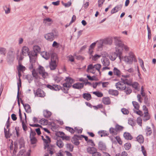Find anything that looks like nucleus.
<instances>
[{"mask_svg":"<svg viewBox=\"0 0 156 156\" xmlns=\"http://www.w3.org/2000/svg\"><path fill=\"white\" fill-rule=\"evenodd\" d=\"M25 69V67L21 64H19V66L18 69V71H24Z\"/></svg>","mask_w":156,"mask_h":156,"instance_id":"a18cd8bd","label":"nucleus"},{"mask_svg":"<svg viewBox=\"0 0 156 156\" xmlns=\"http://www.w3.org/2000/svg\"><path fill=\"white\" fill-rule=\"evenodd\" d=\"M109 131L110 133L113 136L116 135L117 134L118 132L116 129L115 128H113L111 127L109 129Z\"/></svg>","mask_w":156,"mask_h":156,"instance_id":"f3484780","label":"nucleus"},{"mask_svg":"<svg viewBox=\"0 0 156 156\" xmlns=\"http://www.w3.org/2000/svg\"><path fill=\"white\" fill-rule=\"evenodd\" d=\"M65 129L72 134H73L74 133L75 130L72 127L66 126L65 127Z\"/></svg>","mask_w":156,"mask_h":156,"instance_id":"4c0bfd02","label":"nucleus"},{"mask_svg":"<svg viewBox=\"0 0 156 156\" xmlns=\"http://www.w3.org/2000/svg\"><path fill=\"white\" fill-rule=\"evenodd\" d=\"M121 81L123 82V83L125 85L127 84L128 85L131 86V83L129 82L128 80L126 78L122 79L121 78Z\"/></svg>","mask_w":156,"mask_h":156,"instance_id":"2f4dec72","label":"nucleus"},{"mask_svg":"<svg viewBox=\"0 0 156 156\" xmlns=\"http://www.w3.org/2000/svg\"><path fill=\"white\" fill-rule=\"evenodd\" d=\"M145 131L146 132V136H150L152 133V130L151 127L148 126H146Z\"/></svg>","mask_w":156,"mask_h":156,"instance_id":"f8f14e48","label":"nucleus"},{"mask_svg":"<svg viewBox=\"0 0 156 156\" xmlns=\"http://www.w3.org/2000/svg\"><path fill=\"white\" fill-rule=\"evenodd\" d=\"M61 88V87L57 85L54 84V90H59Z\"/></svg>","mask_w":156,"mask_h":156,"instance_id":"603ef678","label":"nucleus"},{"mask_svg":"<svg viewBox=\"0 0 156 156\" xmlns=\"http://www.w3.org/2000/svg\"><path fill=\"white\" fill-rule=\"evenodd\" d=\"M93 94L98 97H101L103 96V94L99 91H94L93 92Z\"/></svg>","mask_w":156,"mask_h":156,"instance_id":"58836bf2","label":"nucleus"},{"mask_svg":"<svg viewBox=\"0 0 156 156\" xmlns=\"http://www.w3.org/2000/svg\"><path fill=\"white\" fill-rule=\"evenodd\" d=\"M103 103L105 105H109L110 104V100L109 98H104L102 99Z\"/></svg>","mask_w":156,"mask_h":156,"instance_id":"cd10ccee","label":"nucleus"},{"mask_svg":"<svg viewBox=\"0 0 156 156\" xmlns=\"http://www.w3.org/2000/svg\"><path fill=\"white\" fill-rule=\"evenodd\" d=\"M54 147V146L51 144L49 145L48 147V151L51 155H52L55 151Z\"/></svg>","mask_w":156,"mask_h":156,"instance_id":"4468645a","label":"nucleus"},{"mask_svg":"<svg viewBox=\"0 0 156 156\" xmlns=\"http://www.w3.org/2000/svg\"><path fill=\"white\" fill-rule=\"evenodd\" d=\"M8 130H7L5 128H4V133L5 137L7 138H9L12 135V134L9 133V128Z\"/></svg>","mask_w":156,"mask_h":156,"instance_id":"bb28decb","label":"nucleus"},{"mask_svg":"<svg viewBox=\"0 0 156 156\" xmlns=\"http://www.w3.org/2000/svg\"><path fill=\"white\" fill-rule=\"evenodd\" d=\"M115 86L117 89L118 90H123L126 88V86L122 81H120L116 83Z\"/></svg>","mask_w":156,"mask_h":156,"instance_id":"20e7f679","label":"nucleus"},{"mask_svg":"<svg viewBox=\"0 0 156 156\" xmlns=\"http://www.w3.org/2000/svg\"><path fill=\"white\" fill-rule=\"evenodd\" d=\"M100 55H98L96 54L95 55H94V56H93L92 59L94 61H96L97 60L98 58H99L101 57Z\"/></svg>","mask_w":156,"mask_h":156,"instance_id":"338daca9","label":"nucleus"},{"mask_svg":"<svg viewBox=\"0 0 156 156\" xmlns=\"http://www.w3.org/2000/svg\"><path fill=\"white\" fill-rule=\"evenodd\" d=\"M26 78L27 79L29 80V83H30L33 80V77L29 74L26 75Z\"/></svg>","mask_w":156,"mask_h":156,"instance_id":"79ce46f5","label":"nucleus"},{"mask_svg":"<svg viewBox=\"0 0 156 156\" xmlns=\"http://www.w3.org/2000/svg\"><path fill=\"white\" fill-rule=\"evenodd\" d=\"M18 88V91H17V102H18V105L20 106V98H19V92H20V88H19V84H18V87H17Z\"/></svg>","mask_w":156,"mask_h":156,"instance_id":"e433bc0d","label":"nucleus"},{"mask_svg":"<svg viewBox=\"0 0 156 156\" xmlns=\"http://www.w3.org/2000/svg\"><path fill=\"white\" fill-rule=\"evenodd\" d=\"M65 81L66 82V83H68L69 84H70L72 85V84L73 82V80L70 77H66L65 79Z\"/></svg>","mask_w":156,"mask_h":156,"instance_id":"c85d7f7f","label":"nucleus"},{"mask_svg":"<svg viewBox=\"0 0 156 156\" xmlns=\"http://www.w3.org/2000/svg\"><path fill=\"white\" fill-rule=\"evenodd\" d=\"M22 54L24 56L28 55L29 52V48L26 46H24L22 49Z\"/></svg>","mask_w":156,"mask_h":156,"instance_id":"9b49d317","label":"nucleus"},{"mask_svg":"<svg viewBox=\"0 0 156 156\" xmlns=\"http://www.w3.org/2000/svg\"><path fill=\"white\" fill-rule=\"evenodd\" d=\"M109 94L114 96H117L119 94V92L117 90L110 89L108 90Z\"/></svg>","mask_w":156,"mask_h":156,"instance_id":"412c9836","label":"nucleus"},{"mask_svg":"<svg viewBox=\"0 0 156 156\" xmlns=\"http://www.w3.org/2000/svg\"><path fill=\"white\" fill-rule=\"evenodd\" d=\"M144 115L143 116V120L146 122L149 120L150 118V115L147 112H144Z\"/></svg>","mask_w":156,"mask_h":156,"instance_id":"2eb2a0df","label":"nucleus"},{"mask_svg":"<svg viewBox=\"0 0 156 156\" xmlns=\"http://www.w3.org/2000/svg\"><path fill=\"white\" fill-rule=\"evenodd\" d=\"M144 102L145 104L147 106L150 105V103L149 102L148 98L147 96L145 97L144 99Z\"/></svg>","mask_w":156,"mask_h":156,"instance_id":"09e8293b","label":"nucleus"},{"mask_svg":"<svg viewBox=\"0 0 156 156\" xmlns=\"http://www.w3.org/2000/svg\"><path fill=\"white\" fill-rule=\"evenodd\" d=\"M106 131L104 130L99 131L98 132V133L99 134H100L102 133V134L103 135V136H108V134L106 133Z\"/></svg>","mask_w":156,"mask_h":156,"instance_id":"e2e57ef3","label":"nucleus"},{"mask_svg":"<svg viewBox=\"0 0 156 156\" xmlns=\"http://www.w3.org/2000/svg\"><path fill=\"white\" fill-rule=\"evenodd\" d=\"M34 92L35 96L41 97H43L45 96V93L40 88H38L36 92H35V90H34Z\"/></svg>","mask_w":156,"mask_h":156,"instance_id":"6e6552de","label":"nucleus"},{"mask_svg":"<svg viewBox=\"0 0 156 156\" xmlns=\"http://www.w3.org/2000/svg\"><path fill=\"white\" fill-rule=\"evenodd\" d=\"M6 53V51L5 48L2 47L0 48V53L1 55H5Z\"/></svg>","mask_w":156,"mask_h":156,"instance_id":"ea45409f","label":"nucleus"},{"mask_svg":"<svg viewBox=\"0 0 156 156\" xmlns=\"http://www.w3.org/2000/svg\"><path fill=\"white\" fill-rule=\"evenodd\" d=\"M98 149L101 151H105L107 149L105 144L102 141H100L98 144Z\"/></svg>","mask_w":156,"mask_h":156,"instance_id":"1a4fd4ad","label":"nucleus"},{"mask_svg":"<svg viewBox=\"0 0 156 156\" xmlns=\"http://www.w3.org/2000/svg\"><path fill=\"white\" fill-rule=\"evenodd\" d=\"M132 104L135 109L136 110H139L140 105L138 102L135 101H132Z\"/></svg>","mask_w":156,"mask_h":156,"instance_id":"f704fd0d","label":"nucleus"},{"mask_svg":"<svg viewBox=\"0 0 156 156\" xmlns=\"http://www.w3.org/2000/svg\"><path fill=\"white\" fill-rule=\"evenodd\" d=\"M137 122L139 125L141 126H142V120L140 117H138L137 118Z\"/></svg>","mask_w":156,"mask_h":156,"instance_id":"bf43d9fd","label":"nucleus"},{"mask_svg":"<svg viewBox=\"0 0 156 156\" xmlns=\"http://www.w3.org/2000/svg\"><path fill=\"white\" fill-rule=\"evenodd\" d=\"M115 128L118 132L119 131H121L123 129V126H120L118 124H117L115 125Z\"/></svg>","mask_w":156,"mask_h":156,"instance_id":"37998d69","label":"nucleus"},{"mask_svg":"<svg viewBox=\"0 0 156 156\" xmlns=\"http://www.w3.org/2000/svg\"><path fill=\"white\" fill-rule=\"evenodd\" d=\"M113 73L115 75L118 77H120L121 75V72L117 68L114 67L113 70Z\"/></svg>","mask_w":156,"mask_h":156,"instance_id":"4be33fe9","label":"nucleus"},{"mask_svg":"<svg viewBox=\"0 0 156 156\" xmlns=\"http://www.w3.org/2000/svg\"><path fill=\"white\" fill-rule=\"evenodd\" d=\"M30 129L31 131L30 133V137H34V136L36 134L35 132L34 131L32 130L31 128Z\"/></svg>","mask_w":156,"mask_h":156,"instance_id":"774afa93","label":"nucleus"},{"mask_svg":"<svg viewBox=\"0 0 156 156\" xmlns=\"http://www.w3.org/2000/svg\"><path fill=\"white\" fill-rule=\"evenodd\" d=\"M96 43H98V48H100L102 47L103 46V42L102 41H100L98 42H96Z\"/></svg>","mask_w":156,"mask_h":156,"instance_id":"4d7b16f0","label":"nucleus"},{"mask_svg":"<svg viewBox=\"0 0 156 156\" xmlns=\"http://www.w3.org/2000/svg\"><path fill=\"white\" fill-rule=\"evenodd\" d=\"M137 140L140 143H143L144 141V139L143 136L140 135L136 137Z\"/></svg>","mask_w":156,"mask_h":156,"instance_id":"c756f323","label":"nucleus"},{"mask_svg":"<svg viewBox=\"0 0 156 156\" xmlns=\"http://www.w3.org/2000/svg\"><path fill=\"white\" fill-rule=\"evenodd\" d=\"M51 115V112L47 110H45L43 111V115L45 118H49L50 117Z\"/></svg>","mask_w":156,"mask_h":156,"instance_id":"5701e85b","label":"nucleus"},{"mask_svg":"<svg viewBox=\"0 0 156 156\" xmlns=\"http://www.w3.org/2000/svg\"><path fill=\"white\" fill-rule=\"evenodd\" d=\"M87 77L88 79L91 81L96 80L95 79L96 77L95 76H91L90 75H87Z\"/></svg>","mask_w":156,"mask_h":156,"instance_id":"13d9d810","label":"nucleus"},{"mask_svg":"<svg viewBox=\"0 0 156 156\" xmlns=\"http://www.w3.org/2000/svg\"><path fill=\"white\" fill-rule=\"evenodd\" d=\"M115 156H128V154L126 152L123 151L121 154L118 153L116 154Z\"/></svg>","mask_w":156,"mask_h":156,"instance_id":"6e6d98bb","label":"nucleus"},{"mask_svg":"<svg viewBox=\"0 0 156 156\" xmlns=\"http://www.w3.org/2000/svg\"><path fill=\"white\" fill-rule=\"evenodd\" d=\"M30 141L32 144H34L36 143L37 140L35 137H30Z\"/></svg>","mask_w":156,"mask_h":156,"instance_id":"49530a36","label":"nucleus"},{"mask_svg":"<svg viewBox=\"0 0 156 156\" xmlns=\"http://www.w3.org/2000/svg\"><path fill=\"white\" fill-rule=\"evenodd\" d=\"M87 153L92 154L93 153L97 151V149L94 147H89L87 149Z\"/></svg>","mask_w":156,"mask_h":156,"instance_id":"ddd939ff","label":"nucleus"},{"mask_svg":"<svg viewBox=\"0 0 156 156\" xmlns=\"http://www.w3.org/2000/svg\"><path fill=\"white\" fill-rule=\"evenodd\" d=\"M115 52L112 53L111 55L109 56L110 59L112 61L115 60L118 56L120 61L123 59L126 62L129 64H132L133 60L134 62H136L137 60L134 58L135 55L132 53L129 54V56H125L124 58L122 57V52L123 51V44L121 40L117 37H115Z\"/></svg>","mask_w":156,"mask_h":156,"instance_id":"f257e3e1","label":"nucleus"},{"mask_svg":"<svg viewBox=\"0 0 156 156\" xmlns=\"http://www.w3.org/2000/svg\"><path fill=\"white\" fill-rule=\"evenodd\" d=\"M131 147V145L130 143H126L124 144V147L126 150H129Z\"/></svg>","mask_w":156,"mask_h":156,"instance_id":"c03bdc74","label":"nucleus"},{"mask_svg":"<svg viewBox=\"0 0 156 156\" xmlns=\"http://www.w3.org/2000/svg\"><path fill=\"white\" fill-rule=\"evenodd\" d=\"M31 71L33 78H34L36 80L40 79V77L38 76L37 73L36 72L35 69H33Z\"/></svg>","mask_w":156,"mask_h":156,"instance_id":"6ab92c4d","label":"nucleus"},{"mask_svg":"<svg viewBox=\"0 0 156 156\" xmlns=\"http://www.w3.org/2000/svg\"><path fill=\"white\" fill-rule=\"evenodd\" d=\"M121 111L122 113L125 115H127L129 113L128 110L125 108H122Z\"/></svg>","mask_w":156,"mask_h":156,"instance_id":"864d4df0","label":"nucleus"},{"mask_svg":"<svg viewBox=\"0 0 156 156\" xmlns=\"http://www.w3.org/2000/svg\"><path fill=\"white\" fill-rule=\"evenodd\" d=\"M56 136L58 137L62 138V137L65 135V133L59 131L56 133Z\"/></svg>","mask_w":156,"mask_h":156,"instance_id":"a19ab883","label":"nucleus"},{"mask_svg":"<svg viewBox=\"0 0 156 156\" xmlns=\"http://www.w3.org/2000/svg\"><path fill=\"white\" fill-rule=\"evenodd\" d=\"M124 90L126 94H129L132 92V90L129 87H126V88H125Z\"/></svg>","mask_w":156,"mask_h":156,"instance_id":"c9c22d12","label":"nucleus"},{"mask_svg":"<svg viewBox=\"0 0 156 156\" xmlns=\"http://www.w3.org/2000/svg\"><path fill=\"white\" fill-rule=\"evenodd\" d=\"M42 57L46 60H48L50 58L51 55L48 53L47 52H44L42 54Z\"/></svg>","mask_w":156,"mask_h":156,"instance_id":"b1692460","label":"nucleus"},{"mask_svg":"<svg viewBox=\"0 0 156 156\" xmlns=\"http://www.w3.org/2000/svg\"><path fill=\"white\" fill-rule=\"evenodd\" d=\"M40 48L38 46H35L34 48V51H35L37 53H39L40 51Z\"/></svg>","mask_w":156,"mask_h":156,"instance_id":"8fccbe9b","label":"nucleus"},{"mask_svg":"<svg viewBox=\"0 0 156 156\" xmlns=\"http://www.w3.org/2000/svg\"><path fill=\"white\" fill-rule=\"evenodd\" d=\"M80 135H75L72 138L71 141L76 145H78L80 144V142L78 141L79 140H81Z\"/></svg>","mask_w":156,"mask_h":156,"instance_id":"0eeeda50","label":"nucleus"},{"mask_svg":"<svg viewBox=\"0 0 156 156\" xmlns=\"http://www.w3.org/2000/svg\"><path fill=\"white\" fill-rule=\"evenodd\" d=\"M141 151L144 156H147V153L145 150L144 147L142 146H141Z\"/></svg>","mask_w":156,"mask_h":156,"instance_id":"69168bd1","label":"nucleus"},{"mask_svg":"<svg viewBox=\"0 0 156 156\" xmlns=\"http://www.w3.org/2000/svg\"><path fill=\"white\" fill-rule=\"evenodd\" d=\"M123 136L127 140H131L133 138L132 136L129 133H124Z\"/></svg>","mask_w":156,"mask_h":156,"instance_id":"a878e982","label":"nucleus"},{"mask_svg":"<svg viewBox=\"0 0 156 156\" xmlns=\"http://www.w3.org/2000/svg\"><path fill=\"white\" fill-rule=\"evenodd\" d=\"M63 87H61L60 89L65 93H68L69 88L71 87L70 84L68 83H65L63 84Z\"/></svg>","mask_w":156,"mask_h":156,"instance_id":"423d86ee","label":"nucleus"},{"mask_svg":"<svg viewBox=\"0 0 156 156\" xmlns=\"http://www.w3.org/2000/svg\"><path fill=\"white\" fill-rule=\"evenodd\" d=\"M66 147L69 149L70 151L72 152L73 151L74 148L73 145L70 144H67L66 145Z\"/></svg>","mask_w":156,"mask_h":156,"instance_id":"473e14b6","label":"nucleus"},{"mask_svg":"<svg viewBox=\"0 0 156 156\" xmlns=\"http://www.w3.org/2000/svg\"><path fill=\"white\" fill-rule=\"evenodd\" d=\"M133 111L135 113H136L140 116H143V112L140 110H139L138 111H136L134 109Z\"/></svg>","mask_w":156,"mask_h":156,"instance_id":"0e129e2a","label":"nucleus"},{"mask_svg":"<svg viewBox=\"0 0 156 156\" xmlns=\"http://www.w3.org/2000/svg\"><path fill=\"white\" fill-rule=\"evenodd\" d=\"M26 112L27 113H30L31 112V109L30 105L28 104H25L23 106Z\"/></svg>","mask_w":156,"mask_h":156,"instance_id":"393cba45","label":"nucleus"},{"mask_svg":"<svg viewBox=\"0 0 156 156\" xmlns=\"http://www.w3.org/2000/svg\"><path fill=\"white\" fill-rule=\"evenodd\" d=\"M83 97L87 101L90 100L92 98L91 94L88 93H83Z\"/></svg>","mask_w":156,"mask_h":156,"instance_id":"dca6fc26","label":"nucleus"},{"mask_svg":"<svg viewBox=\"0 0 156 156\" xmlns=\"http://www.w3.org/2000/svg\"><path fill=\"white\" fill-rule=\"evenodd\" d=\"M48 121L47 119H42L40 120V123L42 125H46L48 123Z\"/></svg>","mask_w":156,"mask_h":156,"instance_id":"72a5a7b5","label":"nucleus"},{"mask_svg":"<svg viewBox=\"0 0 156 156\" xmlns=\"http://www.w3.org/2000/svg\"><path fill=\"white\" fill-rule=\"evenodd\" d=\"M101 61L103 65L105 66H108L110 64L109 60L106 58H103V59H101Z\"/></svg>","mask_w":156,"mask_h":156,"instance_id":"a211bd4d","label":"nucleus"},{"mask_svg":"<svg viewBox=\"0 0 156 156\" xmlns=\"http://www.w3.org/2000/svg\"><path fill=\"white\" fill-rule=\"evenodd\" d=\"M37 55V53L35 51L32 50L29 51L28 54L29 57H35Z\"/></svg>","mask_w":156,"mask_h":156,"instance_id":"7c9ffc66","label":"nucleus"},{"mask_svg":"<svg viewBox=\"0 0 156 156\" xmlns=\"http://www.w3.org/2000/svg\"><path fill=\"white\" fill-rule=\"evenodd\" d=\"M139 84L137 82H135L133 84L131 83V86H132V87L135 89V90H137V87Z\"/></svg>","mask_w":156,"mask_h":156,"instance_id":"3c124183","label":"nucleus"},{"mask_svg":"<svg viewBox=\"0 0 156 156\" xmlns=\"http://www.w3.org/2000/svg\"><path fill=\"white\" fill-rule=\"evenodd\" d=\"M57 36L58 34L57 31L55 30H53L51 32L48 33L44 35V37L46 39L50 41H53L55 37Z\"/></svg>","mask_w":156,"mask_h":156,"instance_id":"f03ea898","label":"nucleus"},{"mask_svg":"<svg viewBox=\"0 0 156 156\" xmlns=\"http://www.w3.org/2000/svg\"><path fill=\"white\" fill-rule=\"evenodd\" d=\"M38 69L39 73L41 75L43 78H45L48 76V74L45 71L44 68L41 66H39Z\"/></svg>","mask_w":156,"mask_h":156,"instance_id":"39448f33","label":"nucleus"},{"mask_svg":"<svg viewBox=\"0 0 156 156\" xmlns=\"http://www.w3.org/2000/svg\"><path fill=\"white\" fill-rule=\"evenodd\" d=\"M103 44H110L111 42V40L109 39H106L102 41Z\"/></svg>","mask_w":156,"mask_h":156,"instance_id":"de8ad7c7","label":"nucleus"},{"mask_svg":"<svg viewBox=\"0 0 156 156\" xmlns=\"http://www.w3.org/2000/svg\"><path fill=\"white\" fill-rule=\"evenodd\" d=\"M115 139L119 144L122 145V141L119 136H116L115 137Z\"/></svg>","mask_w":156,"mask_h":156,"instance_id":"680f3d73","label":"nucleus"},{"mask_svg":"<svg viewBox=\"0 0 156 156\" xmlns=\"http://www.w3.org/2000/svg\"><path fill=\"white\" fill-rule=\"evenodd\" d=\"M56 144L60 148L63 147L64 145L62 141L60 139L57 140Z\"/></svg>","mask_w":156,"mask_h":156,"instance_id":"aec40b11","label":"nucleus"},{"mask_svg":"<svg viewBox=\"0 0 156 156\" xmlns=\"http://www.w3.org/2000/svg\"><path fill=\"white\" fill-rule=\"evenodd\" d=\"M94 67L98 71H99V70L101 67V65L100 64H97L94 65Z\"/></svg>","mask_w":156,"mask_h":156,"instance_id":"5fc2aeb1","label":"nucleus"},{"mask_svg":"<svg viewBox=\"0 0 156 156\" xmlns=\"http://www.w3.org/2000/svg\"><path fill=\"white\" fill-rule=\"evenodd\" d=\"M87 143L88 144L93 147L95 146L93 141L91 139H89V140L87 142Z\"/></svg>","mask_w":156,"mask_h":156,"instance_id":"052dcab7","label":"nucleus"},{"mask_svg":"<svg viewBox=\"0 0 156 156\" xmlns=\"http://www.w3.org/2000/svg\"><path fill=\"white\" fill-rule=\"evenodd\" d=\"M84 83H77L73 84L72 87L74 89H80L83 88Z\"/></svg>","mask_w":156,"mask_h":156,"instance_id":"9d476101","label":"nucleus"},{"mask_svg":"<svg viewBox=\"0 0 156 156\" xmlns=\"http://www.w3.org/2000/svg\"><path fill=\"white\" fill-rule=\"evenodd\" d=\"M58 59L57 55H52L51 56V61L49 63V66L51 70L56 69L57 66Z\"/></svg>","mask_w":156,"mask_h":156,"instance_id":"7ed1b4c3","label":"nucleus"}]
</instances>
